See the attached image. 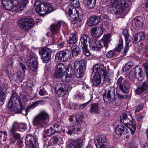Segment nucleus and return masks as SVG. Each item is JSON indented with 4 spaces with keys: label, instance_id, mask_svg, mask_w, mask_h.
Returning a JSON list of instances; mask_svg holds the SVG:
<instances>
[{
    "label": "nucleus",
    "instance_id": "1",
    "mask_svg": "<svg viewBox=\"0 0 148 148\" xmlns=\"http://www.w3.org/2000/svg\"><path fill=\"white\" fill-rule=\"evenodd\" d=\"M112 3V12L115 14H121L124 12H128L130 7L125 0H113Z\"/></svg>",
    "mask_w": 148,
    "mask_h": 148
},
{
    "label": "nucleus",
    "instance_id": "2",
    "mask_svg": "<svg viewBox=\"0 0 148 148\" xmlns=\"http://www.w3.org/2000/svg\"><path fill=\"white\" fill-rule=\"evenodd\" d=\"M49 114L45 111H42L34 117L32 123L39 128H42L49 123Z\"/></svg>",
    "mask_w": 148,
    "mask_h": 148
},
{
    "label": "nucleus",
    "instance_id": "3",
    "mask_svg": "<svg viewBox=\"0 0 148 148\" xmlns=\"http://www.w3.org/2000/svg\"><path fill=\"white\" fill-rule=\"evenodd\" d=\"M120 122L128 128L131 133L133 134L136 130V122L134 121L130 112L123 114L120 118Z\"/></svg>",
    "mask_w": 148,
    "mask_h": 148
},
{
    "label": "nucleus",
    "instance_id": "4",
    "mask_svg": "<svg viewBox=\"0 0 148 148\" xmlns=\"http://www.w3.org/2000/svg\"><path fill=\"white\" fill-rule=\"evenodd\" d=\"M34 7L36 12L42 16L50 13L53 10L50 4L47 3H44L42 4L40 0L36 1Z\"/></svg>",
    "mask_w": 148,
    "mask_h": 148
},
{
    "label": "nucleus",
    "instance_id": "5",
    "mask_svg": "<svg viewBox=\"0 0 148 148\" xmlns=\"http://www.w3.org/2000/svg\"><path fill=\"white\" fill-rule=\"evenodd\" d=\"M71 6L67 8L66 12L70 16V19L73 24L76 23V20L79 17V13L75 8H78L79 3L78 0H70Z\"/></svg>",
    "mask_w": 148,
    "mask_h": 148
},
{
    "label": "nucleus",
    "instance_id": "6",
    "mask_svg": "<svg viewBox=\"0 0 148 148\" xmlns=\"http://www.w3.org/2000/svg\"><path fill=\"white\" fill-rule=\"evenodd\" d=\"M74 67L75 68V74L76 77L80 78L82 77L86 68L85 60L83 59L76 61L74 63Z\"/></svg>",
    "mask_w": 148,
    "mask_h": 148
},
{
    "label": "nucleus",
    "instance_id": "7",
    "mask_svg": "<svg viewBox=\"0 0 148 148\" xmlns=\"http://www.w3.org/2000/svg\"><path fill=\"white\" fill-rule=\"evenodd\" d=\"M18 26L23 30H27L32 28L34 25V21L33 19L23 18L18 22Z\"/></svg>",
    "mask_w": 148,
    "mask_h": 148
},
{
    "label": "nucleus",
    "instance_id": "8",
    "mask_svg": "<svg viewBox=\"0 0 148 148\" xmlns=\"http://www.w3.org/2000/svg\"><path fill=\"white\" fill-rule=\"evenodd\" d=\"M18 95L16 93H12L11 95L10 101L8 103V108L11 111L14 112L15 113H22L23 109L22 106H21L20 108H17L16 106H15L13 104V102L16 103L18 102Z\"/></svg>",
    "mask_w": 148,
    "mask_h": 148
},
{
    "label": "nucleus",
    "instance_id": "9",
    "mask_svg": "<svg viewBox=\"0 0 148 148\" xmlns=\"http://www.w3.org/2000/svg\"><path fill=\"white\" fill-rule=\"evenodd\" d=\"M116 84L122 92L127 93L129 92L131 85L127 79H124L122 76H121L118 79Z\"/></svg>",
    "mask_w": 148,
    "mask_h": 148
},
{
    "label": "nucleus",
    "instance_id": "10",
    "mask_svg": "<svg viewBox=\"0 0 148 148\" xmlns=\"http://www.w3.org/2000/svg\"><path fill=\"white\" fill-rule=\"evenodd\" d=\"M93 71L95 73L102 75L104 81H106L109 79V73L106 71V67L103 65L99 64H96L94 66Z\"/></svg>",
    "mask_w": 148,
    "mask_h": 148
},
{
    "label": "nucleus",
    "instance_id": "11",
    "mask_svg": "<svg viewBox=\"0 0 148 148\" xmlns=\"http://www.w3.org/2000/svg\"><path fill=\"white\" fill-rule=\"evenodd\" d=\"M71 57L70 52L68 50H64L56 53L55 59L57 62L64 61L70 59Z\"/></svg>",
    "mask_w": 148,
    "mask_h": 148
},
{
    "label": "nucleus",
    "instance_id": "12",
    "mask_svg": "<svg viewBox=\"0 0 148 148\" xmlns=\"http://www.w3.org/2000/svg\"><path fill=\"white\" fill-rule=\"evenodd\" d=\"M83 116L81 112L77 113L76 115V123L71 126L72 129L73 130V133L78 134L81 131V128L80 123L83 119Z\"/></svg>",
    "mask_w": 148,
    "mask_h": 148
},
{
    "label": "nucleus",
    "instance_id": "13",
    "mask_svg": "<svg viewBox=\"0 0 148 148\" xmlns=\"http://www.w3.org/2000/svg\"><path fill=\"white\" fill-rule=\"evenodd\" d=\"M39 53L40 55L42 56L43 62L47 63L51 58L52 51L50 49L44 47L39 49Z\"/></svg>",
    "mask_w": 148,
    "mask_h": 148
},
{
    "label": "nucleus",
    "instance_id": "14",
    "mask_svg": "<svg viewBox=\"0 0 148 148\" xmlns=\"http://www.w3.org/2000/svg\"><path fill=\"white\" fill-rule=\"evenodd\" d=\"M25 147L26 148H33L38 146L37 140L31 134L27 135L25 139Z\"/></svg>",
    "mask_w": 148,
    "mask_h": 148
},
{
    "label": "nucleus",
    "instance_id": "15",
    "mask_svg": "<svg viewBox=\"0 0 148 148\" xmlns=\"http://www.w3.org/2000/svg\"><path fill=\"white\" fill-rule=\"evenodd\" d=\"M37 57L34 54L29 55V58L27 61V66L32 70L36 71L38 67Z\"/></svg>",
    "mask_w": 148,
    "mask_h": 148
},
{
    "label": "nucleus",
    "instance_id": "16",
    "mask_svg": "<svg viewBox=\"0 0 148 148\" xmlns=\"http://www.w3.org/2000/svg\"><path fill=\"white\" fill-rule=\"evenodd\" d=\"M66 66L62 63L59 64L57 66L56 70L53 74L55 78H63L65 72L66 70Z\"/></svg>",
    "mask_w": 148,
    "mask_h": 148
},
{
    "label": "nucleus",
    "instance_id": "17",
    "mask_svg": "<svg viewBox=\"0 0 148 148\" xmlns=\"http://www.w3.org/2000/svg\"><path fill=\"white\" fill-rule=\"evenodd\" d=\"M97 141L96 146L97 148H109L107 145V140L106 136L100 135L96 139Z\"/></svg>",
    "mask_w": 148,
    "mask_h": 148
},
{
    "label": "nucleus",
    "instance_id": "18",
    "mask_svg": "<svg viewBox=\"0 0 148 148\" xmlns=\"http://www.w3.org/2000/svg\"><path fill=\"white\" fill-rule=\"evenodd\" d=\"M115 96L114 90H109L105 92L103 95L104 101L108 103L112 102L115 99Z\"/></svg>",
    "mask_w": 148,
    "mask_h": 148
},
{
    "label": "nucleus",
    "instance_id": "19",
    "mask_svg": "<svg viewBox=\"0 0 148 148\" xmlns=\"http://www.w3.org/2000/svg\"><path fill=\"white\" fill-rule=\"evenodd\" d=\"M14 1L10 0H1V4L3 8L6 10L14 11L16 5L14 4Z\"/></svg>",
    "mask_w": 148,
    "mask_h": 148
},
{
    "label": "nucleus",
    "instance_id": "20",
    "mask_svg": "<svg viewBox=\"0 0 148 148\" xmlns=\"http://www.w3.org/2000/svg\"><path fill=\"white\" fill-rule=\"evenodd\" d=\"M74 74V72L72 68V66L71 65H69L66 70V75L64 77L65 78L63 77V79H64V81L66 82H69L73 80Z\"/></svg>",
    "mask_w": 148,
    "mask_h": 148
},
{
    "label": "nucleus",
    "instance_id": "21",
    "mask_svg": "<svg viewBox=\"0 0 148 148\" xmlns=\"http://www.w3.org/2000/svg\"><path fill=\"white\" fill-rule=\"evenodd\" d=\"M122 34L124 36L125 42V45L122 53L123 55H122V56H124L126 55V53L128 50L129 48V43L130 41V40L129 35L127 31L126 30L123 31L122 32Z\"/></svg>",
    "mask_w": 148,
    "mask_h": 148
},
{
    "label": "nucleus",
    "instance_id": "22",
    "mask_svg": "<svg viewBox=\"0 0 148 148\" xmlns=\"http://www.w3.org/2000/svg\"><path fill=\"white\" fill-rule=\"evenodd\" d=\"M101 21L100 17L96 15H93L89 17L87 20V23L89 27L96 26Z\"/></svg>",
    "mask_w": 148,
    "mask_h": 148
},
{
    "label": "nucleus",
    "instance_id": "23",
    "mask_svg": "<svg viewBox=\"0 0 148 148\" xmlns=\"http://www.w3.org/2000/svg\"><path fill=\"white\" fill-rule=\"evenodd\" d=\"M115 132L116 134L121 136L122 135L127 134L128 130L123 125H117L115 128Z\"/></svg>",
    "mask_w": 148,
    "mask_h": 148
},
{
    "label": "nucleus",
    "instance_id": "24",
    "mask_svg": "<svg viewBox=\"0 0 148 148\" xmlns=\"http://www.w3.org/2000/svg\"><path fill=\"white\" fill-rule=\"evenodd\" d=\"M64 24L62 21H59L55 23H53L50 26V30L53 33H57Z\"/></svg>",
    "mask_w": 148,
    "mask_h": 148
},
{
    "label": "nucleus",
    "instance_id": "25",
    "mask_svg": "<svg viewBox=\"0 0 148 148\" xmlns=\"http://www.w3.org/2000/svg\"><path fill=\"white\" fill-rule=\"evenodd\" d=\"M58 86L59 87L58 89L57 88H55L56 92L59 95H64V92H67L69 87V85L64 84H59Z\"/></svg>",
    "mask_w": 148,
    "mask_h": 148
},
{
    "label": "nucleus",
    "instance_id": "26",
    "mask_svg": "<svg viewBox=\"0 0 148 148\" xmlns=\"http://www.w3.org/2000/svg\"><path fill=\"white\" fill-rule=\"evenodd\" d=\"M91 34L94 37L98 38L103 34V31L100 27H92L91 30Z\"/></svg>",
    "mask_w": 148,
    "mask_h": 148
},
{
    "label": "nucleus",
    "instance_id": "27",
    "mask_svg": "<svg viewBox=\"0 0 148 148\" xmlns=\"http://www.w3.org/2000/svg\"><path fill=\"white\" fill-rule=\"evenodd\" d=\"M145 37V34L144 32H139L135 35L133 42L136 43L142 41L144 40Z\"/></svg>",
    "mask_w": 148,
    "mask_h": 148
},
{
    "label": "nucleus",
    "instance_id": "28",
    "mask_svg": "<svg viewBox=\"0 0 148 148\" xmlns=\"http://www.w3.org/2000/svg\"><path fill=\"white\" fill-rule=\"evenodd\" d=\"M90 38L87 34H84L80 38L79 45L81 47L88 46V43L90 42Z\"/></svg>",
    "mask_w": 148,
    "mask_h": 148
},
{
    "label": "nucleus",
    "instance_id": "29",
    "mask_svg": "<svg viewBox=\"0 0 148 148\" xmlns=\"http://www.w3.org/2000/svg\"><path fill=\"white\" fill-rule=\"evenodd\" d=\"M78 36L77 32L75 31L71 33L69 37V39L67 41L69 44L74 45L77 41Z\"/></svg>",
    "mask_w": 148,
    "mask_h": 148
},
{
    "label": "nucleus",
    "instance_id": "30",
    "mask_svg": "<svg viewBox=\"0 0 148 148\" xmlns=\"http://www.w3.org/2000/svg\"><path fill=\"white\" fill-rule=\"evenodd\" d=\"M89 45L91 49L95 51H99L103 47L100 41H95L94 43H90Z\"/></svg>",
    "mask_w": 148,
    "mask_h": 148
},
{
    "label": "nucleus",
    "instance_id": "31",
    "mask_svg": "<svg viewBox=\"0 0 148 148\" xmlns=\"http://www.w3.org/2000/svg\"><path fill=\"white\" fill-rule=\"evenodd\" d=\"M142 68L140 67L137 66L135 68L134 71L136 77L140 81H142L144 78V76L142 75Z\"/></svg>",
    "mask_w": 148,
    "mask_h": 148
},
{
    "label": "nucleus",
    "instance_id": "32",
    "mask_svg": "<svg viewBox=\"0 0 148 148\" xmlns=\"http://www.w3.org/2000/svg\"><path fill=\"white\" fill-rule=\"evenodd\" d=\"M101 110L100 104L98 103H93L91 104L89 112L92 114H99Z\"/></svg>",
    "mask_w": 148,
    "mask_h": 148
},
{
    "label": "nucleus",
    "instance_id": "33",
    "mask_svg": "<svg viewBox=\"0 0 148 148\" xmlns=\"http://www.w3.org/2000/svg\"><path fill=\"white\" fill-rule=\"evenodd\" d=\"M6 90L3 87L0 86V105H2L4 103L6 96Z\"/></svg>",
    "mask_w": 148,
    "mask_h": 148
},
{
    "label": "nucleus",
    "instance_id": "34",
    "mask_svg": "<svg viewBox=\"0 0 148 148\" xmlns=\"http://www.w3.org/2000/svg\"><path fill=\"white\" fill-rule=\"evenodd\" d=\"M110 34H105L103 35V38L100 41L102 43L105 49H107L108 47V44L110 41Z\"/></svg>",
    "mask_w": 148,
    "mask_h": 148
},
{
    "label": "nucleus",
    "instance_id": "35",
    "mask_svg": "<svg viewBox=\"0 0 148 148\" xmlns=\"http://www.w3.org/2000/svg\"><path fill=\"white\" fill-rule=\"evenodd\" d=\"M83 140L82 139L73 140L70 144L73 148H81L82 145Z\"/></svg>",
    "mask_w": 148,
    "mask_h": 148
},
{
    "label": "nucleus",
    "instance_id": "36",
    "mask_svg": "<svg viewBox=\"0 0 148 148\" xmlns=\"http://www.w3.org/2000/svg\"><path fill=\"white\" fill-rule=\"evenodd\" d=\"M101 76L100 74L95 73L93 77L92 83L95 86H97L101 84Z\"/></svg>",
    "mask_w": 148,
    "mask_h": 148
},
{
    "label": "nucleus",
    "instance_id": "37",
    "mask_svg": "<svg viewBox=\"0 0 148 148\" xmlns=\"http://www.w3.org/2000/svg\"><path fill=\"white\" fill-rule=\"evenodd\" d=\"M96 0H86L85 8L89 10L94 8L95 5Z\"/></svg>",
    "mask_w": 148,
    "mask_h": 148
},
{
    "label": "nucleus",
    "instance_id": "38",
    "mask_svg": "<svg viewBox=\"0 0 148 148\" xmlns=\"http://www.w3.org/2000/svg\"><path fill=\"white\" fill-rule=\"evenodd\" d=\"M134 21L137 27H141L143 23V18L140 16H138L134 18Z\"/></svg>",
    "mask_w": 148,
    "mask_h": 148
},
{
    "label": "nucleus",
    "instance_id": "39",
    "mask_svg": "<svg viewBox=\"0 0 148 148\" xmlns=\"http://www.w3.org/2000/svg\"><path fill=\"white\" fill-rule=\"evenodd\" d=\"M71 48L73 56H77L81 51L79 47L75 45H73Z\"/></svg>",
    "mask_w": 148,
    "mask_h": 148
},
{
    "label": "nucleus",
    "instance_id": "40",
    "mask_svg": "<svg viewBox=\"0 0 148 148\" xmlns=\"http://www.w3.org/2000/svg\"><path fill=\"white\" fill-rule=\"evenodd\" d=\"M20 123L17 122H14L9 131L10 133H14V131H17L20 130Z\"/></svg>",
    "mask_w": 148,
    "mask_h": 148
},
{
    "label": "nucleus",
    "instance_id": "41",
    "mask_svg": "<svg viewBox=\"0 0 148 148\" xmlns=\"http://www.w3.org/2000/svg\"><path fill=\"white\" fill-rule=\"evenodd\" d=\"M134 114L137 122L138 123V125L140 127L141 125L143 122L142 119L145 116V114L142 115L140 113H134Z\"/></svg>",
    "mask_w": 148,
    "mask_h": 148
},
{
    "label": "nucleus",
    "instance_id": "42",
    "mask_svg": "<svg viewBox=\"0 0 148 148\" xmlns=\"http://www.w3.org/2000/svg\"><path fill=\"white\" fill-rule=\"evenodd\" d=\"M60 130L58 129L57 130H54L52 127H50L49 128L47 129L45 131V133L48 136H51L55 134V133H58L59 132Z\"/></svg>",
    "mask_w": 148,
    "mask_h": 148
},
{
    "label": "nucleus",
    "instance_id": "43",
    "mask_svg": "<svg viewBox=\"0 0 148 148\" xmlns=\"http://www.w3.org/2000/svg\"><path fill=\"white\" fill-rule=\"evenodd\" d=\"M24 74L21 72H18L16 77L15 81L16 82L20 84L22 82L24 79Z\"/></svg>",
    "mask_w": 148,
    "mask_h": 148
},
{
    "label": "nucleus",
    "instance_id": "44",
    "mask_svg": "<svg viewBox=\"0 0 148 148\" xmlns=\"http://www.w3.org/2000/svg\"><path fill=\"white\" fill-rule=\"evenodd\" d=\"M29 3V0H22L19 5V10H23L26 8L27 5Z\"/></svg>",
    "mask_w": 148,
    "mask_h": 148
},
{
    "label": "nucleus",
    "instance_id": "45",
    "mask_svg": "<svg viewBox=\"0 0 148 148\" xmlns=\"http://www.w3.org/2000/svg\"><path fill=\"white\" fill-rule=\"evenodd\" d=\"M117 54L115 53L114 51L112 50L108 51L106 54L107 57L108 58H111L117 57Z\"/></svg>",
    "mask_w": 148,
    "mask_h": 148
},
{
    "label": "nucleus",
    "instance_id": "46",
    "mask_svg": "<svg viewBox=\"0 0 148 148\" xmlns=\"http://www.w3.org/2000/svg\"><path fill=\"white\" fill-rule=\"evenodd\" d=\"M38 106V104L37 101H36L34 102L32 104L29 106L25 110V115H27L28 112L29 110L32 108H34L36 106ZM23 114H24L22 113Z\"/></svg>",
    "mask_w": 148,
    "mask_h": 148
},
{
    "label": "nucleus",
    "instance_id": "47",
    "mask_svg": "<svg viewBox=\"0 0 148 148\" xmlns=\"http://www.w3.org/2000/svg\"><path fill=\"white\" fill-rule=\"evenodd\" d=\"M51 37L52 38V43L53 44H54L58 42H59L61 40V39L59 40V39L58 38V36L57 34H52Z\"/></svg>",
    "mask_w": 148,
    "mask_h": 148
},
{
    "label": "nucleus",
    "instance_id": "48",
    "mask_svg": "<svg viewBox=\"0 0 148 148\" xmlns=\"http://www.w3.org/2000/svg\"><path fill=\"white\" fill-rule=\"evenodd\" d=\"M82 48L83 53L86 56H89L90 53L88 49V46L82 47Z\"/></svg>",
    "mask_w": 148,
    "mask_h": 148
},
{
    "label": "nucleus",
    "instance_id": "49",
    "mask_svg": "<svg viewBox=\"0 0 148 148\" xmlns=\"http://www.w3.org/2000/svg\"><path fill=\"white\" fill-rule=\"evenodd\" d=\"M135 92L138 95H140V94H142L144 92L145 93V89L143 88L142 86L138 87L136 90Z\"/></svg>",
    "mask_w": 148,
    "mask_h": 148
},
{
    "label": "nucleus",
    "instance_id": "50",
    "mask_svg": "<svg viewBox=\"0 0 148 148\" xmlns=\"http://www.w3.org/2000/svg\"><path fill=\"white\" fill-rule=\"evenodd\" d=\"M144 107V104L142 103L140 104L137 107L136 110L135 111L134 113L138 112L140 110H142Z\"/></svg>",
    "mask_w": 148,
    "mask_h": 148
},
{
    "label": "nucleus",
    "instance_id": "51",
    "mask_svg": "<svg viewBox=\"0 0 148 148\" xmlns=\"http://www.w3.org/2000/svg\"><path fill=\"white\" fill-rule=\"evenodd\" d=\"M142 86L145 89V93H148V81L146 80L142 84Z\"/></svg>",
    "mask_w": 148,
    "mask_h": 148
},
{
    "label": "nucleus",
    "instance_id": "52",
    "mask_svg": "<svg viewBox=\"0 0 148 148\" xmlns=\"http://www.w3.org/2000/svg\"><path fill=\"white\" fill-rule=\"evenodd\" d=\"M22 96L23 98L28 99L29 97V95L28 93L26 91H23L22 93Z\"/></svg>",
    "mask_w": 148,
    "mask_h": 148
},
{
    "label": "nucleus",
    "instance_id": "53",
    "mask_svg": "<svg viewBox=\"0 0 148 148\" xmlns=\"http://www.w3.org/2000/svg\"><path fill=\"white\" fill-rule=\"evenodd\" d=\"M144 67L145 70L146 75L148 79V63L147 62L145 63L144 64Z\"/></svg>",
    "mask_w": 148,
    "mask_h": 148
},
{
    "label": "nucleus",
    "instance_id": "54",
    "mask_svg": "<svg viewBox=\"0 0 148 148\" xmlns=\"http://www.w3.org/2000/svg\"><path fill=\"white\" fill-rule=\"evenodd\" d=\"M16 131H14V133H10L11 134L13 135L14 138L15 139H18L20 138V135L19 134H15V132Z\"/></svg>",
    "mask_w": 148,
    "mask_h": 148
},
{
    "label": "nucleus",
    "instance_id": "55",
    "mask_svg": "<svg viewBox=\"0 0 148 148\" xmlns=\"http://www.w3.org/2000/svg\"><path fill=\"white\" fill-rule=\"evenodd\" d=\"M118 47H120L121 49H122L123 48V40L122 38H120L119 41V43L118 44Z\"/></svg>",
    "mask_w": 148,
    "mask_h": 148
},
{
    "label": "nucleus",
    "instance_id": "56",
    "mask_svg": "<svg viewBox=\"0 0 148 148\" xmlns=\"http://www.w3.org/2000/svg\"><path fill=\"white\" fill-rule=\"evenodd\" d=\"M19 128L20 130L19 131L22 132L25 130L26 129V127L25 125L22 123H20Z\"/></svg>",
    "mask_w": 148,
    "mask_h": 148
},
{
    "label": "nucleus",
    "instance_id": "57",
    "mask_svg": "<svg viewBox=\"0 0 148 148\" xmlns=\"http://www.w3.org/2000/svg\"><path fill=\"white\" fill-rule=\"evenodd\" d=\"M117 95L118 97L120 99H125L127 98L129 96L128 95H123L120 94H117Z\"/></svg>",
    "mask_w": 148,
    "mask_h": 148
},
{
    "label": "nucleus",
    "instance_id": "58",
    "mask_svg": "<svg viewBox=\"0 0 148 148\" xmlns=\"http://www.w3.org/2000/svg\"><path fill=\"white\" fill-rule=\"evenodd\" d=\"M60 42V43L59 44L58 46L60 48H62L64 47H65V46L66 45V44L65 43V42L64 41H63L62 40V39H61V40Z\"/></svg>",
    "mask_w": 148,
    "mask_h": 148
},
{
    "label": "nucleus",
    "instance_id": "59",
    "mask_svg": "<svg viewBox=\"0 0 148 148\" xmlns=\"http://www.w3.org/2000/svg\"><path fill=\"white\" fill-rule=\"evenodd\" d=\"M53 142L54 144H56L59 141L58 138L57 136H55L53 137Z\"/></svg>",
    "mask_w": 148,
    "mask_h": 148
},
{
    "label": "nucleus",
    "instance_id": "60",
    "mask_svg": "<svg viewBox=\"0 0 148 148\" xmlns=\"http://www.w3.org/2000/svg\"><path fill=\"white\" fill-rule=\"evenodd\" d=\"M134 64L133 62L132 61H130L128 63L126 64L127 67H128L130 69L133 66Z\"/></svg>",
    "mask_w": 148,
    "mask_h": 148
},
{
    "label": "nucleus",
    "instance_id": "61",
    "mask_svg": "<svg viewBox=\"0 0 148 148\" xmlns=\"http://www.w3.org/2000/svg\"><path fill=\"white\" fill-rule=\"evenodd\" d=\"M45 91L42 89H40L39 91V93L40 95L43 96L45 95Z\"/></svg>",
    "mask_w": 148,
    "mask_h": 148
},
{
    "label": "nucleus",
    "instance_id": "62",
    "mask_svg": "<svg viewBox=\"0 0 148 148\" xmlns=\"http://www.w3.org/2000/svg\"><path fill=\"white\" fill-rule=\"evenodd\" d=\"M121 49H122L119 47H118V46H117V47H116L114 50H113V51H115V53H116L120 52Z\"/></svg>",
    "mask_w": 148,
    "mask_h": 148
},
{
    "label": "nucleus",
    "instance_id": "63",
    "mask_svg": "<svg viewBox=\"0 0 148 148\" xmlns=\"http://www.w3.org/2000/svg\"><path fill=\"white\" fill-rule=\"evenodd\" d=\"M53 127L56 129H58L60 127V125L58 123H54L53 124Z\"/></svg>",
    "mask_w": 148,
    "mask_h": 148
},
{
    "label": "nucleus",
    "instance_id": "64",
    "mask_svg": "<svg viewBox=\"0 0 148 148\" xmlns=\"http://www.w3.org/2000/svg\"><path fill=\"white\" fill-rule=\"evenodd\" d=\"M130 69L128 67L126 64L125 66H123L122 68V70L124 72H126L128 70Z\"/></svg>",
    "mask_w": 148,
    "mask_h": 148
}]
</instances>
